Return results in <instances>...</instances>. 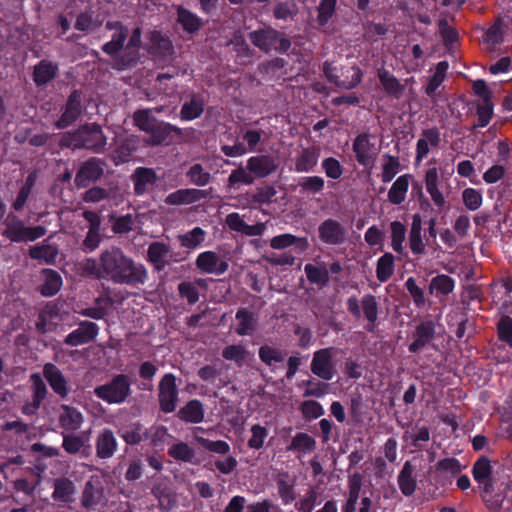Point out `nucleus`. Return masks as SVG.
<instances>
[{"instance_id":"nucleus-16","label":"nucleus","mask_w":512,"mask_h":512,"mask_svg":"<svg viewBox=\"0 0 512 512\" xmlns=\"http://www.w3.org/2000/svg\"><path fill=\"white\" fill-rule=\"evenodd\" d=\"M61 427L66 431L78 430L84 422V417L77 409L70 406H62L59 414Z\"/></svg>"},{"instance_id":"nucleus-1","label":"nucleus","mask_w":512,"mask_h":512,"mask_svg":"<svg viewBox=\"0 0 512 512\" xmlns=\"http://www.w3.org/2000/svg\"><path fill=\"white\" fill-rule=\"evenodd\" d=\"M101 267L97 268L95 263H87L86 269L97 277L106 276L114 282L121 284H143L147 279V270L142 264L134 261L123 254L118 248L105 250L100 257Z\"/></svg>"},{"instance_id":"nucleus-62","label":"nucleus","mask_w":512,"mask_h":512,"mask_svg":"<svg viewBox=\"0 0 512 512\" xmlns=\"http://www.w3.org/2000/svg\"><path fill=\"white\" fill-rule=\"evenodd\" d=\"M490 475V462L486 458L479 459L473 467V477L480 484H485Z\"/></svg>"},{"instance_id":"nucleus-51","label":"nucleus","mask_w":512,"mask_h":512,"mask_svg":"<svg viewBox=\"0 0 512 512\" xmlns=\"http://www.w3.org/2000/svg\"><path fill=\"white\" fill-rule=\"evenodd\" d=\"M399 160L398 158L390 155H385L383 157L382 163V173L381 178L382 181L387 183L390 182L395 175L399 172Z\"/></svg>"},{"instance_id":"nucleus-42","label":"nucleus","mask_w":512,"mask_h":512,"mask_svg":"<svg viewBox=\"0 0 512 512\" xmlns=\"http://www.w3.org/2000/svg\"><path fill=\"white\" fill-rule=\"evenodd\" d=\"M89 433H82L81 435H64L63 436V448L68 453L74 454L79 452L89 441Z\"/></svg>"},{"instance_id":"nucleus-21","label":"nucleus","mask_w":512,"mask_h":512,"mask_svg":"<svg viewBox=\"0 0 512 512\" xmlns=\"http://www.w3.org/2000/svg\"><path fill=\"white\" fill-rule=\"evenodd\" d=\"M335 68L332 67L330 64H325L324 66V73L326 77L331 81L334 82L337 86L344 87V88H353L356 85H358L361 81V71L357 67H351L347 72L349 73V79L348 80H339L338 76L334 74Z\"/></svg>"},{"instance_id":"nucleus-30","label":"nucleus","mask_w":512,"mask_h":512,"mask_svg":"<svg viewBox=\"0 0 512 512\" xmlns=\"http://www.w3.org/2000/svg\"><path fill=\"white\" fill-rule=\"evenodd\" d=\"M395 270V259L391 253L382 255L376 264V277L380 282L388 281Z\"/></svg>"},{"instance_id":"nucleus-18","label":"nucleus","mask_w":512,"mask_h":512,"mask_svg":"<svg viewBox=\"0 0 512 512\" xmlns=\"http://www.w3.org/2000/svg\"><path fill=\"white\" fill-rule=\"evenodd\" d=\"M247 169L254 177L261 178L271 174L276 169V165L270 157L254 156L248 159Z\"/></svg>"},{"instance_id":"nucleus-37","label":"nucleus","mask_w":512,"mask_h":512,"mask_svg":"<svg viewBox=\"0 0 512 512\" xmlns=\"http://www.w3.org/2000/svg\"><path fill=\"white\" fill-rule=\"evenodd\" d=\"M315 440L306 433L296 434L291 441L290 450L297 451L301 454H309L315 449Z\"/></svg>"},{"instance_id":"nucleus-38","label":"nucleus","mask_w":512,"mask_h":512,"mask_svg":"<svg viewBox=\"0 0 512 512\" xmlns=\"http://www.w3.org/2000/svg\"><path fill=\"white\" fill-rule=\"evenodd\" d=\"M206 233L203 229L196 227L191 231L179 235L180 243L188 249H196L205 240Z\"/></svg>"},{"instance_id":"nucleus-7","label":"nucleus","mask_w":512,"mask_h":512,"mask_svg":"<svg viewBox=\"0 0 512 512\" xmlns=\"http://www.w3.org/2000/svg\"><path fill=\"white\" fill-rule=\"evenodd\" d=\"M353 151L358 163L364 167L370 168L376 160L379 149L376 147L375 143L372 142L371 136L362 134L355 138Z\"/></svg>"},{"instance_id":"nucleus-53","label":"nucleus","mask_w":512,"mask_h":512,"mask_svg":"<svg viewBox=\"0 0 512 512\" xmlns=\"http://www.w3.org/2000/svg\"><path fill=\"white\" fill-rule=\"evenodd\" d=\"M260 359L271 367H276L278 364L283 363L285 355L272 347L263 346L259 351Z\"/></svg>"},{"instance_id":"nucleus-28","label":"nucleus","mask_w":512,"mask_h":512,"mask_svg":"<svg viewBox=\"0 0 512 512\" xmlns=\"http://www.w3.org/2000/svg\"><path fill=\"white\" fill-rule=\"evenodd\" d=\"M44 375L52 389L61 396L67 394L65 379L60 371L52 364H46L44 367Z\"/></svg>"},{"instance_id":"nucleus-31","label":"nucleus","mask_w":512,"mask_h":512,"mask_svg":"<svg viewBox=\"0 0 512 512\" xmlns=\"http://www.w3.org/2000/svg\"><path fill=\"white\" fill-rule=\"evenodd\" d=\"M116 439L110 430H104L97 440V454L100 458H109L116 449Z\"/></svg>"},{"instance_id":"nucleus-10","label":"nucleus","mask_w":512,"mask_h":512,"mask_svg":"<svg viewBox=\"0 0 512 512\" xmlns=\"http://www.w3.org/2000/svg\"><path fill=\"white\" fill-rule=\"evenodd\" d=\"M311 370L316 376L324 380H331L333 378L334 366L331 349H321L314 353Z\"/></svg>"},{"instance_id":"nucleus-59","label":"nucleus","mask_w":512,"mask_h":512,"mask_svg":"<svg viewBox=\"0 0 512 512\" xmlns=\"http://www.w3.org/2000/svg\"><path fill=\"white\" fill-rule=\"evenodd\" d=\"M384 238L385 236L383 230L375 225L369 227L364 234L365 242L372 248H382L384 244Z\"/></svg>"},{"instance_id":"nucleus-49","label":"nucleus","mask_w":512,"mask_h":512,"mask_svg":"<svg viewBox=\"0 0 512 512\" xmlns=\"http://www.w3.org/2000/svg\"><path fill=\"white\" fill-rule=\"evenodd\" d=\"M237 327L236 332L239 335L250 334L255 327V320L251 313L246 310H239L236 314Z\"/></svg>"},{"instance_id":"nucleus-36","label":"nucleus","mask_w":512,"mask_h":512,"mask_svg":"<svg viewBox=\"0 0 512 512\" xmlns=\"http://www.w3.org/2000/svg\"><path fill=\"white\" fill-rule=\"evenodd\" d=\"M421 230V219L418 215H414L409 235V245L414 254H421L425 250Z\"/></svg>"},{"instance_id":"nucleus-5","label":"nucleus","mask_w":512,"mask_h":512,"mask_svg":"<svg viewBox=\"0 0 512 512\" xmlns=\"http://www.w3.org/2000/svg\"><path fill=\"white\" fill-rule=\"evenodd\" d=\"M46 229L42 226L26 227L25 224L15 218H8L4 236L13 242L34 241L45 235Z\"/></svg>"},{"instance_id":"nucleus-3","label":"nucleus","mask_w":512,"mask_h":512,"mask_svg":"<svg viewBox=\"0 0 512 512\" xmlns=\"http://www.w3.org/2000/svg\"><path fill=\"white\" fill-rule=\"evenodd\" d=\"M130 393V381L125 375H117L110 382L95 389L98 398L109 404L122 403Z\"/></svg>"},{"instance_id":"nucleus-6","label":"nucleus","mask_w":512,"mask_h":512,"mask_svg":"<svg viewBox=\"0 0 512 512\" xmlns=\"http://www.w3.org/2000/svg\"><path fill=\"white\" fill-rule=\"evenodd\" d=\"M197 268L207 274L221 275L228 270V258L216 251H205L196 258Z\"/></svg>"},{"instance_id":"nucleus-46","label":"nucleus","mask_w":512,"mask_h":512,"mask_svg":"<svg viewBox=\"0 0 512 512\" xmlns=\"http://www.w3.org/2000/svg\"><path fill=\"white\" fill-rule=\"evenodd\" d=\"M74 491V485L70 480L59 479L55 482L53 498L61 502H69Z\"/></svg>"},{"instance_id":"nucleus-44","label":"nucleus","mask_w":512,"mask_h":512,"mask_svg":"<svg viewBox=\"0 0 512 512\" xmlns=\"http://www.w3.org/2000/svg\"><path fill=\"white\" fill-rule=\"evenodd\" d=\"M454 280L447 275H438L431 280L430 292L442 295L451 293L454 289Z\"/></svg>"},{"instance_id":"nucleus-8","label":"nucleus","mask_w":512,"mask_h":512,"mask_svg":"<svg viewBox=\"0 0 512 512\" xmlns=\"http://www.w3.org/2000/svg\"><path fill=\"white\" fill-rule=\"evenodd\" d=\"M251 40L255 46L265 51H286L290 47V42L272 29L252 32Z\"/></svg>"},{"instance_id":"nucleus-45","label":"nucleus","mask_w":512,"mask_h":512,"mask_svg":"<svg viewBox=\"0 0 512 512\" xmlns=\"http://www.w3.org/2000/svg\"><path fill=\"white\" fill-rule=\"evenodd\" d=\"M168 455L178 461L192 462L195 453L186 443L179 442L169 447Z\"/></svg>"},{"instance_id":"nucleus-15","label":"nucleus","mask_w":512,"mask_h":512,"mask_svg":"<svg viewBox=\"0 0 512 512\" xmlns=\"http://www.w3.org/2000/svg\"><path fill=\"white\" fill-rule=\"evenodd\" d=\"M319 236L323 242L336 245L344 241L345 231L340 223L328 219L319 226Z\"/></svg>"},{"instance_id":"nucleus-56","label":"nucleus","mask_w":512,"mask_h":512,"mask_svg":"<svg viewBox=\"0 0 512 512\" xmlns=\"http://www.w3.org/2000/svg\"><path fill=\"white\" fill-rule=\"evenodd\" d=\"M336 0H321L318 7V16L317 20L319 24L325 25L332 18L335 8H336Z\"/></svg>"},{"instance_id":"nucleus-2","label":"nucleus","mask_w":512,"mask_h":512,"mask_svg":"<svg viewBox=\"0 0 512 512\" xmlns=\"http://www.w3.org/2000/svg\"><path fill=\"white\" fill-rule=\"evenodd\" d=\"M164 106H157L154 109L141 110L134 113V122L136 126L150 134L149 142L152 145H158L164 142L170 135L174 134L182 137L184 132L182 129L169 123H158L152 116V113H161L165 111Z\"/></svg>"},{"instance_id":"nucleus-25","label":"nucleus","mask_w":512,"mask_h":512,"mask_svg":"<svg viewBox=\"0 0 512 512\" xmlns=\"http://www.w3.org/2000/svg\"><path fill=\"white\" fill-rule=\"evenodd\" d=\"M84 218L89 222L90 228L88 234L85 239V246L90 248L91 250L95 249L100 242V234H99V226L100 219L99 216L91 211H85L83 213Z\"/></svg>"},{"instance_id":"nucleus-58","label":"nucleus","mask_w":512,"mask_h":512,"mask_svg":"<svg viewBox=\"0 0 512 512\" xmlns=\"http://www.w3.org/2000/svg\"><path fill=\"white\" fill-rule=\"evenodd\" d=\"M196 441L205 449L218 454H227L230 451V446L227 442L218 440L211 441L203 437L196 436Z\"/></svg>"},{"instance_id":"nucleus-52","label":"nucleus","mask_w":512,"mask_h":512,"mask_svg":"<svg viewBox=\"0 0 512 512\" xmlns=\"http://www.w3.org/2000/svg\"><path fill=\"white\" fill-rule=\"evenodd\" d=\"M250 437L248 439V446L251 449L259 450L264 446L265 440L268 436V431L264 426L255 424L250 429Z\"/></svg>"},{"instance_id":"nucleus-41","label":"nucleus","mask_w":512,"mask_h":512,"mask_svg":"<svg viewBox=\"0 0 512 512\" xmlns=\"http://www.w3.org/2000/svg\"><path fill=\"white\" fill-rule=\"evenodd\" d=\"M31 381L34 388V405L24 407L23 411L26 414L32 413L35 409H37L40 401L45 397L46 394V387L40 375L32 374Z\"/></svg>"},{"instance_id":"nucleus-47","label":"nucleus","mask_w":512,"mask_h":512,"mask_svg":"<svg viewBox=\"0 0 512 512\" xmlns=\"http://www.w3.org/2000/svg\"><path fill=\"white\" fill-rule=\"evenodd\" d=\"M398 484L401 492L409 496L413 494L416 488V481L412 477V471L408 463H406L398 476Z\"/></svg>"},{"instance_id":"nucleus-4","label":"nucleus","mask_w":512,"mask_h":512,"mask_svg":"<svg viewBox=\"0 0 512 512\" xmlns=\"http://www.w3.org/2000/svg\"><path fill=\"white\" fill-rule=\"evenodd\" d=\"M63 143L73 148H100L106 144V138L98 125H91L79 129L71 141L64 138Z\"/></svg>"},{"instance_id":"nucleus-50","label":"nucleus","mask_w":512,"mask_h":512,"mask_svg":"<svg viewBox=\"0 0 512 512\" xmlns=\"http://www.w3.org/2000/svg\"><path fill=\"white\" fill-rule=\"evenodd\" d=\"M203 110V101L194 98L183 105L180 116L184 121H191L198 118L202 114Z\"/></svg>"},{"instance_id":"nucleus-32","label":"nucleus","mask_w":512,"mask_h":512,"mask_svg":"<svg viewBox=\"0 0 512 512\" xmlns=\"http://www.w3.org/2000/svg\"><path fill=\"white\" fill-rule=\"evenodd\" d=\"M43 284L41 285L40 291L44 296H53L55 295L62 286V279L60 275L50 269H45L43 271Z\"/></svg>"},{"instance_id":"nucleus-27","label":"nucleus","mask_w":512,"mask_h":512,"mask_svg":"<svg viewBox=\"0 0 512 512\" xmlns=\"http://www.w3.org/2000/svg\"><path fill=\"white\" fill-rule=\"evenodd\" d=\"M80 113V98L77 93H73L66 104L61 119L57 122L59 128H64L72 123Z\"/></svg>"},{"instance_id":"nucleus-14","label":"nucleus","mask_w":512,"mask_h":512,"mask_svg":"<svg viewBox=\"0 0 512 512\" xmlns=\"http://www.w3.org/2000/svg\"><path fill=\"white\" fill-rule=\"evenodd\" d=\"M98 334L97 325L93 322H83L80 326L67 335L65 343L78 346L93 340Z\"/></svg>"},{"instance_id":"nucleus-40","label":"nucleus","mask_w":512,"mask_h":512,"mask_svg":"<svg viewBox=\"0 0 512 512\" xmlns=\"http://www.w3.org/2000/svg\"><path fill=\"white\" fill-rule=\"evenodd\" d=\"M56 71V65L42 61L34 69V80L37 84H45L55 76Z\"/></svg>"},{"instance_id":"nucleus-22","label":"nucleus","mask_w":512,"mask_h":512,"mask_svg":"<svg viewBox=\"0 0 512 512\" xmlns=\"http://www.w3.org/2000/svg\"><path fill=\"white\" fill-rule=\"evenodd\" d=\"M169 247L161 242H154L148 247V260L155 269L161 270L168 264Z\"/></svg>"},{"instance_id":"nucleus-23","label":"nucleus","mask_w":512,"mask_h":512,"mask_svg":"<svg viewBox=\"0 0 512 512\" xmlns=\"http://www.w3.org/2000/svg\"><path fill=\"white\" fill-rule=\"evenodd\" d=\"M133 179L135 192L143 194L154 185L156 175L152 169L138 168L133 175Z\"/></svg>"},{"instance_id":"nucleus-54","label":"nucleus","mask_w":512,"mask_h":512,"mask_svg":"<svg viewBox=\"0 0 512 512\" xmlns=\"http://www.w3.org/2000/svg\"><path fill=\"white\" fill-rule=\"evenodd\" d=\"M433 329L430 324H422L416 332V339L411 343L409 350L411 352L419 351L432 337Z\"/></svg>"},{"instance_id":"nucleus-60","label":"nucleus","mask_w":512,"mask_h":512,"mask_svg":"<svg viewBox=\"0 0 512 512\" xmlns=\"http://www.w3.org/2000/svg\"><path fill=\"white\" fill-rule=\"evenodd\" d=\"M222 355L226 360L234 361L238 365H242L246 358L247 351L241 345H229L223 350Z\"/></svg>"},{"instance_id":"nucleus-55","label":"nucleus","mask_w":512,"mask_h":512,"mask_svg":"<svg viewBox=\"0 0 512 512\" xmlns=\"http://www.w3.org/2000/svg\"><path fill=\"white\" fill-rule=\"evenodd\" d=\"M462 200L467 209L475 211L481 207L483 198L480 191L466 188L462 192Z\"/></svg>"},{"instance_id":"nucleus-39","label":"nucleus","mask_w":512,"mask_h":512,"mask_svg":"<svg viewBox=\"0 0 512 512\" xmlns=\"http://www.w3.org/2000/svg\"><path fill=\"white\" fill-rule=\"evenodd\" d=\"M448 63L446 61L439 62L434 70L432 77L429 80V83L426 87V93L429 96H433L438 89V87L442 84L445 79L446 72L448 70Z\"/></svg>"},{"instance_id":"nucleus-63","label":"nucleus","mask_w":512,"mask_h":512,"mask_svg":"<svg viewBox=\"0 0 512 512\" xmlns=\"http://www.w3.org/2000/svg\"><path fill=\"white\" fill-rule=\"evenodd\" d=\"M305 273L309 281L316 284H325L328 281V272L325 268L316 267L312 264L305 266Z\"/></svg>"},{"instance_id":"nucleus-57","label":"nucleus","mask_w":512,"mask_h":512,"mask_svg":"<svg viewBox=\"0 0 512 512\" xmlns=\"http://www.w3.org/2000/svg\"><path fill=\"white\" fill-rule=\"evenodd\" d=\"M187 175L190 178V181L198 186H205L211 180L210 174L208 172H206L203 169V167L199 164L193 165L189 169Z\"/></svg>"},{"instance_id":"nucleus-20","label":"nucleus","mask_w":512,"mask_h":512,"mask_svg":"<svg viewBox=\"0 0 512 512\" xmlns=\"http://www.w3.org/2000/svg\"><path fill=\"white\" fill-rule=\"evenodd\" d=\"M411 175L404 174L399 176L388 191V200L394 204L399 205L406 199L408 188L410 185Z\"/></svg>"},{"instance_id":"nucleus-34","label":"nucleus","mask_w":512,"mask_h":512,"mask_svg":"<svg viewBox=\"0 0 512 512\" xmlns=\"http://www.w3.org/2000/svg\"><path fill=\"white\" fill-rule=\"evenodd\" d=\"M177 22L188 33L196 32L202 25L201 19L196 14L184 8H178Z\"/></svg>"},{"instance_id":"nucleus-12","label":"nucleus","mask_w":512,"mask_h":512,"mask_svg":"<svg viewBox=\"0 0 512 512\" xmlns=\"http://www.w3.org/2000/svg\"><path fill=\"white\" fill-rule=\"evenodd\" d=\"M225 223L227 226L236 232L242 233L247 236H260L265 231L264 223H257L255 225H248L238 213H230L226 216Z\"/></svg>"},{"instance_id":"nucleus-43","label":"nucleus","mask_w":512,"mask_h":512,"mask_svg":"<svg viewBox=\"0 0 512 512\" xmlns=\"http://www.w3.org/2000/svg\"><path fill=\"white\" fill-rule=\"evenodd\" d=\"M58 254V250L53 245H37L30 249V256L33 259L43 260L47 263L55 261Z\"/></svg>"},{"instance_id":"nucleus-29","label":"nucleus","mask_w":512,"mask_h":512,"mask_svg":"<svg viewBox=\"0 0 512 512\" xmlns=\"http://www.w3.org/2000/svg\"><path fill=\"white\" fill-rule=\"evenodd\" d=\"M179 417L191 423H199L204 418L202 404L198 400H191L178 412Z\"/></svg>"},{"instance_id":"nucleus-13","label":"nucleus","mask_w":512,"mask_h":512,"mask_svg":"<svg viewBox=\"0 0 512 512\" xmlns=\"http://www.w3.org/2000/svg\"><path fill=\"white\" fill-rule=\"evenodd\" d=\"M105 19V14L99 11L98 3L91 5L88 11L81 13L76 21L75 27L81 31H93L100 26Z\"/></svg>"},{"instance_id":"nucleus-33","label":"nucleus","mask_w":512,"mask_h":512,"mask_svg":"<svg viewBox=\"0 0 512 512\" xmlns=\"http://www.w3.org/2000/svg\"><path fill=\"white\" fill-rule=\"evenodd\" d=\"M109 30H115L112 40L103 46V50L110 55H114L123 45L126 37V31L119 23H107Z\"/></svg>"},{"instance_id":"nucleus-26","label":"nucleus","mask_w":512,"mask_h":512,"mask_svg":"<svg viewBox=\"0 0 512 512\" xmlns=\"http://www.w3.org/2000/svg\"><path fill=\"white\" fill-rule=\"evenodd\" d=\"M378 77L387 94L396 99L402 96L404 85H402L391 73L386 70H379Z\"/></svg>"},{"instance_id":"nucleus-64","label":"nucleus","mask_w":512,"mask_h":512,"mask_svg":"<svg viewBox=\"0 0 512 512\" xmlns=\"http://www.w3.org/2000/svg\"><path fill=\"white\" fill-rule=\"evenodd\" d=\"M202 281H197L195 283L184 282L179 285V293L181 297L187 299V301L191 304H194L199 299V294L197 290V285H201Z\"/></svg>"},{"instance_id":"nucleus-17","label":"nucleus","mask_w":512,"mask_h":512,"mask_svg":"<svg viewBox=\"0 0 512 512\" xmlns=\"http://www.w3.org/2000/svg\"><path fill=\"white\" fill-rule=\"evenodd\" d=\"M103 165L98 160L87 161L79 170L76 182L79 186H86L89 181L97 180L103 174Z\"/></svg>"},{"instance_id":"nucleus-19","label":"nucleus","mask_w":512,"mask_h":512,"mask_svg":"<svg viewBox=\"0 0 512 512\" xmlns=\"http://www.w3.org/2000/svg\"><path fill=\"white\" fill-rule=\"evenodd\" d=\"M205 197V192L199 189H180L166 197V203L171 205L191 204Z\"/></svg>"},{"instance_id":"nucleus-48","label":"nucleus","mask_w":512,"mask_h":512,"mask_svg":"<svg viewBox=\"0 0 512 512\" xmlns=\"http://www.w3.org/2000/svg\"><path fill=\"white\" fill-rule=\"evenodd\" d=\"M319 154L314 149H306L299 156L296 162V170L298 172H308L313 169V167L318 162Z\"/></svg>"},{"instance_id":"nucleus-35","label":"nucleus","mask_w":512,"mask_h":512,"mask_svg":"<svg viewBox=\"0 0 512 512\" xmlns=\"http://www.w3.org/2000/svg\"><path fill=\"white\" fill-rule=\"evenodd\" d=\"M390 233H391V247L392 249L398 253L402 254L404 252V243L406 240V227L400 221H392L390 223Z\"/></svg>"},{"instance_id":"nucleus-24","label":"nucleus","mask_w":512,"mask_h":512,"mask_svg":"<svg viewBox=\"0 0 512 512\" xmlns=\"http://www.w3.org/2000/svg\"><path fill=\"white\" fill-rule=\"evenodd\" d=\"M295 245L300 251H304L308 248L307 238H297L292 234H281L273 237L270 240V246L273 249H284Z\"/></svg>"},{"instance_id":"nucleus-9","label":"nucleus","mask_w":512,"mask_h":512,"mask_svg":"<svg viewBox=\"0 0 512 512\" xmlns=\"http://www.w3.org/2000/svg\"><path fill=\"white\" fill-rule=\"evenodd\" d=\"M178 390L176 378L172 374H166L159 384V401L164 412H173L176 408Z\"/></svg>"},{"instance_id":"nucleus-61","label":"nucleus","mask_w":512,"mask_h":512,"mask_svg":"<svg viewBox=\"0 0 512 512\" xmlns=\"http://www.w3.org/2000/svg\"><path fill=\"white\" fill-rule=\"evenodd\" d=\"M254 179V175L248 169L246 170L243 167H239L231 172L228 183L230 186H235L238 183L249 185L254 182Z\"/></svg>"},{"instance_id":"nucleus-11","label":"nucleus","mask_w":512,"mask_h":512,"mask_svg":"<svg viewBox=\"0 0 512 512\" xmlns=\"http://www.w3.org/2000/svg\"><path fill=\"white\" fill-rule=\"evenodd\" d=\"M440 142V133L437 129L424 130L417 141L415 162L419 164L430 151Z\"/></svg>"}]
</instances>
